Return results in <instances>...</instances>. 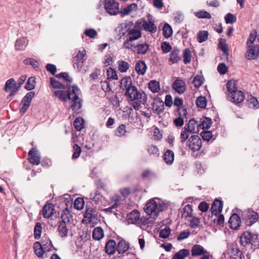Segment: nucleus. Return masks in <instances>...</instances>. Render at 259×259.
Instances as JSON below:
<instances>
[{"instance_id": "19", "label": "nucleus", "mask_w": 259, "mask_h": 259, "mask_svg": "<svg viewBox=\"0 0 259 259\" xmlns=\"http://www.w3.org/2000/svg\"><path fill=\"white\" fill-rule=\"evenodd\" d=\"M223 208V202L222 201L215 199L211 207V213L212 214L217 215L220 214Z\"/></svg>"}, {"instance_id": "23", "label": "nucleus", "mask_w": 259, "mask_h": 259, "mask_svg": "<svg viewBox=\"0 0 259 259\" xmlns=\"http://www.w3.org/2000/svg\"><path fill=\"white\" fill-rule=\"evenodd\" d=\"M258 218V215L256 212L254 211L248 212L246 219V225L251 226L257 221Z\"/></svg>"}, {"instance_id": "38", "label": "nucleus", "mask_w": 259, "mask_h": 259, "mask_svg": "<svg viewBox=\"0 0 259 259\" xmlns=\"http://www.w3.org/2000/svg\"><path fill=\"white\" fill-rule=\"evenodd\" d=\"M59 234L62 238L66 237L68 235V229L66 223H60L58 229Z\"/></svg>"}, {"instance_id": "39", "label": "nucleus", "mask_w": 259, "mask_h": 259, "mask_svg": "<svg viewBox=\"0 0 259 259\" xmlns=\"http://www.w3.org/2000/svg\"><path fill=\"white\" fill-rule=\"evenodd\" d=\"M163 159L167 164H171L174 160V153L170 150H167L164 153Z\"/></svg>"}, {"instance_id": "55", "label": "nucleus", "mask_w": 259, "mask_h": 259, "mask_svg": "<svg viewBox=\"0 0 259 259\" xmlns=\"http://www.w3.org/2000/svg\"><path fill=\"white\" fill-rule=\"evenodd\" d=\"M183 61L185 64L189 63L191 59V53L188 49H186L183 51Z\"/></svg>"}, {"instance_id": "31", "label": "nucleus", "mask_w": 259, "mask_h": 259, "mask_svg": "<svg viewBox=\"0 0 259 259\" xmlns=\"http://www.w3.org/2000/svg\"><path fill=\"white\" fill-rule=\"evenodd\" d=\"M246 101L248 106L250 108H257L259 106V103L257 99L251 95L247 96Z\"/></svg>"}, {"instance_id": "48", "label": "nucleus", "mask_w": 259, "mask_h": 259, "mask_svg": "<svg viewBox=\"0 0 259 259\" xmlns=\"http://www.w3.org/2000/svg\"><path fill=\"white\" fill-rule=\"evenodd\" d=\"M172 30L171 27L168 24H165L163 28V35L166 38L171 36Z\"/></svg>"}, {"instance_id": "26", "label": "nucleus", "mask_w": 259, "mask_h": 259, "mask_svg": "<svg viewBox=\"0 0 259 259\" xmlns=\"http://www.w3.org/2000/svg\"><path fill=\"white\" fill-rule=\"evenodd\" d=\"M147 65L144 61H140L136 63L135 65V70L139 75H144L145 74L147 70Z\"/></svg>"}, {"instance_id": "1", "label": "nucleus", "mask_w": 259, "mask_h": 259, "mask_svg": "<svg viewBox=\"0 0 259 259\" xmlns=\"http://www.w3.org/2000/svg\"><path fill=\"white\" fill-rule=\"evenodd\" d=\"M131 94L127 96L131 101H133L131 105L136 110H139L142 105H145L147 101L146 94L142 91H138L136 88L131 91Z\"/></svg>"}, {"instance_id": "16", "label": "nucleus", "mask_w": 259, "mask_h": 259, "mask_svg": "<svg viewBox=\"0 0 259 259\" xmlns=\"http://www.w3.org/2000/svg\"><path fill=\"white\" fill-rule=\"evenodd\" d=\"M152 110L158 114L162 113L164 109V102L160 98H158L154 100L152 104Z\"/></svg>"}, {"instance_id": "37", "label": "nucleus", "mask_w": 259, "mask_h": 259, "mask_svg": "<svg viewBox=\"0 0 259 259\" xmlns=\"http://www.w3.org/2000/svg\"><path fill=\"white\" fill-rule=\"evenodd\" d=\"M28 45V40L25 38H20L17 40L15 47L17 50H23Z\"/></svg>"}, {"instance_id": "8", "label": "nucleus", "mask_w": 259, "mask_h": 259, "mask_svg": "<svg viewBox=\"0 0 259 259\" xmlns=\"http://www.w3.org/2000/svg\"><path fill=\"white\" fill-rule=\"evenodd\" d=\"M34 95V92H29L23 97L20 103L21 108L20 112L21 113L24 114L27 111Z\"/></svg>"}, {"instance_id": "58", "label": "nucleus", "mask_w": 259, "mask_h": 259, "mask_svg": "<svg viewBox=\"0 0 259 259\" xmlns=\"http://www.w3.org/2000/svg\"><path fill=\"white\" fill-rule=\"evenodd\" d=\"M196 105L201 108H204L206 106V99L204 97H199L196 101Z\"/></svg>"}, {"instance_id": "6", "label": "nucleus", "mask_w": 259, "mask_h": 259, "mask_svg": "<svg viewBox=\"0 0 259 259\" xmlns=\"http://www.w3.org/2000/svg\"><path fill=\"white\" fill-rule=\"evenodd\" d=\"M104 7L107 12L111 15H115L118 13L119 4L115 0H105Z\"/></svg>"}, {"instance_id": "50", "label": "nucleus", "mask_w": 259, "mask_h": 259, "mask_svg": "<svg viewBox=\"0 0 259 259\" xmlns=\"http://www.w3.org/2000/svg\"><path fill=\"white\" fill-rule=\"evenodd\" d=\"M56 76L59 78H62L65 81H66L67 84L70 85L72 82V78L69 76L68 74L66 72H61L56 75Z\"/></svg>"}, {"instance_id": "18", "label": "nucleus", "mask_w": 259, "mask_h": 259, "mask_svg": "<svg viewBox=\"0 0 259 259\" xmlns=\"http://www.w3.org/2000/svg\"><path fill=\"white\" fill-rule=\"evenodd\" d=\"M172 88L178 93L182 94L186 90L185 82L182 79L178 78L174 82Z\"/></svg>"}, {"instance_id": "41", "label": "nucleus", "mask_w": 259, "mask_h": 259, "mask_svg": "<svg viewBox=\"0 0 259 259\" xmlns=\"http://www.w3.org/2000/svg\"><path fill=\"white\" fill-rule=\"evenodd\" d=\"M192 208L190 204L186 205L183 209L182 216L184 218L192 217Z\"/></svg>"}, {"instance_id": "22", "label": "nucleus", "mask_w": 259, "mask_h": 259, "mask_svg": "<svg viewBox=\"0 0 259 259\" xmlns=\"http://www.w3.org/2000/svg\"><path fill=\"white\" fill-rule=\"evenodd\" d=\"M141 32L135 27L130 29L127 31V35L128 36L127 39H130V40H137L141 37Z\"/></svg>"}, {"instance_id": "46", "label": "nucleus", "mask_w": 259, "mask_h": 259, "mask_svg": "<svg viewBox=\"0 0 259 259\" xmlns=\"http://www.w3.org/2000/svg\"><path fill=\"white\" fill-rule=\"evenodd\" d=\"M42 232L41 225L40 223L37 222L34 229V237L35 239H39L40 237Z\"/></svg>"}, {"instance_id": "61", "label": "nucleus", "mask_w": 259, "mask_h": 259, "mask_svg": "<svg viewBox=\"0 0 259 259\" xmlns=\"http://www.w3.org/2000/svg\"><path fill=\"white\" fill-rule=\"evenodd\" d=\"M23 63L27 65H31L34 68H38V62L34 59L27 58L23 61Z\"/></svg>"}, {"instance_id": "53", "label": "nucleus", "mask_w": 259, "mask_h": 259, "mask_svg": "<svg viewBox=\"0 0 259 259\" xmlns=\"http://www.w3.org/2000/svg\"><path fill=\"white\" fill-rule=\"evenodd\" d=\"M195 16L200 19H211V16L209 13L207 11L202 10L197 12L195 13Z\"/></svg>"}, {"instance_id": "36", "label": "nucleus", "mask_w": 259, "mask_h": 259, "mask_svg": "<svg viewBox=\"0 0 259 259\" xmlns=\"http://www.w3.org/2000/svg\"><path fill=\"white\" fill-rule=\"evenodd\" d=\"M232 259H242V252L236 247H232L229 252Z\"/></svg>"}, {"instance_id": "64", "label": "nucleus", "mask_w": 259, "mask_h": 259, "mask_svg": "<svg viewBox=\"0 0 259 259\" xmlns=\"http://www.w3.org/2000/svg\"><path fill=\"white\" fill-rule=\"evenodd\" d=\"M84 206V201L82 198H78L75 199L74 202V207L77 210H80Z\"/></svg>"}, {"instance_id": "47", "label": "nucleus", "mask_w": 259, "mask_h": 259, "mask_svg": "<svg viewBox=\"0 0 259 259\" xmlns=\"http://www.w3.org/2000/svg\"><path fill=\"white\" fill-rule=\"evenodd\" d=\"M208 32L207 31H200L197 34V41L202 43L207 39Z\"/></svg>"}, {"instance_id": "32", "label": "nucleus", "mask_w": 259, "mask_h": 259, "mask_svg": "<svg viewBox=\"0 0 259 259\" xmlns=\"http://www.w3.org/2000/svg\"><path fill=\"white\" fill-rule=\"evenodd\" d=\"M129 248L128 243H127L124 240H120L117 246V250L119 254H122L126 252Z\"/></svg>"}, {"instance_id": "40", "label": "nucleus", "mask_w": 259, "mask_h": 259, "mask_svg": "<svg viewBox=\"0 0 259 259\" xmlns=\"http://www.w3.org/2000/svg\"><path fill=\"white\" fill-rule=\"evenodd\" d=\"M61 218L62 219L61 223H66L70 221L72 217L68 208H66L62 211Z\"/></svg>"}, {"instance_id": "59", "label": "nucleus", "mask_w": 259, "mask_h": 259, "mask_svg": "<svg viewBox=\"0 0 259 259\" xmlns=\"http://www.w3.org/2000/svg\"><path fill=\"white\" fill-rule=\"evenodd\" d=\"M138 6L135 3H133L123 9L122 13L123 15H128L132 11L136 10Z\"/></svg>"}, {"instance_id": "3", "label": "nucleus", "mask_w": 259, "mask_h": 259, "mask_svg": "<svg viewBox=\"0 0 259 259\" xmlns=\"http://www.w3.org/2000/svg\"><path fill=\"white\" fill-rule=\"evenodd\" d=\"M78 90V87L75 85L70 87L67 91L65 90H55L53 92L54 96L57 97L60 101L66 102L67 100H69L71 96L75 94V92Z\"/></svg>"}, {"instance_id": "54", "label": "nucleus", "mask_w": 259, "mask_h": 259, "mask_svg": "<svg viewBox=\"0 0 259 259\" xmlns=\"http://www.w3.org/2000/svg\"><path fill=\"white\" fill-rule=\"evenodd\" d=\"M219 46L220 49L222 50V51L224 53V54L227 56H228L229 55V53L228 51L227 45L226 43V40L224 39L220 38L219 43Z\"/></svg>"}, {"instance_id": "13", "label": "nucleus", "mask_w": 259, "mask_h": 259, "mask_svg": "<svg viewBox=\"0 0 259 259\" xmlns=\"http://www.w3.org/2000/svg\"><path fill=\"white\" fill-rule=\"evenodd\" d=\"M229 226L230 228L234 230H237L240 226L241 220L238 214L233 213L229 220Z\"/></svg>"}, {"instance_id": "7", "label": "nucleus", "mask_w": 259, "mask_h": 259, "mask_svg": "<svg viewBox=\"0 0 259 259\" xmlns=\"http://www.w3.org/2000/svg\"><path fill=\"white\" fill-rule=\"evenodd\" d=\"M79 89L75 92L73 96H71L69 100L71 101V108L74 112L79 113V110L81 108V100L79 98Z\"/></svg>"}, {"instance_id": "51", "label": "nucleus", "mask_w": 259, "mask_h": 259, "mask_svg": "<svg viewBox=\"0 0 259 259\" xmlns=\"http://www.w3.org/2000/svg\"><path fill=\"white\" fill-rule=\"evenodd\" d=\"M50 82L52 87L54 89H66V86L60 83L59 81L55 80L54 78L51 77L50 78Z\"/></svg>"}, {"instance_id": "60", "label": "nucleus", "mask_w": 259, "mask_h": 259, "mask_svg": "<svg viewBox=\"0 0 259 259\" xmlns=\"http://www.w3.org/2000/svg\"><path fill=\"white\" fill-rule=\"evenodd\" d=\"M189 133H190L187 130L186 126H185L182 128L180 136L182 143H184L188 139L189 136Z\"/></svg>"}, {"instance_id": "20", "label": "nucleus", "mask_w": 259, "mask_h": 259, "mask_svg": "<svg viewBox=\"0 0 259 259\" xmlns=\"http://www.w3.org/2000/svg\"><path fill=\"white\" fill-rule=\"evenodd\" d=\"M253 239V235L249 232H245L240 237V243L243 246L251 243Z\"/></svg>"}, {"instance_id": "29", "label": "nucleus", "mask_w": 259, "mask_h": 259, "mask_svg": "<svg viewBox=\"0 0 259 259\" xmlns=\"http://www.w3.org/2000/svg\"><path fill=\"white\" fill-rule=\"evenodd\" d=\"M127 218L129 223L137 225L139 223L140 212L137 210H134L127 215Z\"/></svg>"}, {"instance_id": "52", "label": "nucleus", "mask_w": 259, "mask_h": 259, "mask_svg": "<svg viewBox=\"0 0 259 259\" xmlns=\"http://www.w3.org/2000/svg\"><path fill=\"white\" fill-rule=\"evenodd\" d=\"M81 152V149L80 146L77 144H74L73 146V154L72 158L73 159H76L78 158Z\"/></svg>"}, {"instance_id": "30", "label": "nucleus", "mask_w": 259, "mask_h": 259, "mask_svg": "<svg viewBox=\"0 0 259 259\" xmlns=\"http://www.w3.org/2000/svg\"><path fill=\"white\" fill-rule=\"evenodd\" d=\"M144 29L151 33H155L157 31V27L151 21H144L143 24Z\"/></svg>"}, {"instance_id": "24", "label": "nucleus", "mask_w": 259, "mask_h": 259, "mask_svg": "<svg viewBox=\"0 0 259 259\" xmlns=\"http://www.w3.org/2000/svg\"><path fill=\"white\" fill-rule=\"evenodd\" d=\"M207 253V251L200 245H194L191 249V255L193 256H200Z\"/></svg>"}, {"instance_id": "21", "label": "nucleus", "mask_w": 259, "mask_h": 259, "mask_svg": "<svg viewBox=\"0 0 259 259\" xmlns=\"http://www.w3.org/2000/svg\"><path fill=\"white\" fill-rule=\"evenodd\" d=\"M186 127L187 130L192 134L198 133L200 129L199 124L193 119L189 120Z\"/></svg>"}, {"instance_id": "27", "label": "nucleus", "mask_w": 259, "mask_h": 259, "mask_svg": "<svg viewBox=\"0 0 259 259\" xmlns=\"http://www.w3.org/2000/svg\"><path fill=\"white\" fill-rule=\"evenodd\" d=\"M116 248V242L112 239H110L106 244L105 251L109 254H114Z\"/></svg>"}, {"instance_id": "10", "label": "nucleus", "mask_w": 259, "mask_h": 259, "mask_svg": "<svg viewBox=\"0 0 259 259\" xmlns=\"http://www.w3.org/2000/svg\"><path fill=\"white\" fill-rule=\"evenodd\" d=\"M4 90L7 92H11L7 97L8 99L14 96L18 90V87L15 80L13 78L8 80L6 82Z\"/></svg>"}, {"instance_id": "35", "label": "nucleus", "mask_w": 259, "mask_h": 259, "mask_svg": "<svg viewBox=\"0 0 259 259\" xmlns=\"http://www.w3.org/2000/svg\"><path fill=\"white\" fill-rule=\"evenodd\" d=\"M137 52L138 54H145L149 50V46L146 43L138 44L136 45Z\"/></svg>"}, {"instance_id": "12", "label": "nucleus", "mask_w": 259, "mask_h": 259, "mask_svg": "<svg viewBox=\"0 0 259 259\" xmlns=\"http://www.w3.org/2000/svg\"><path fill=\"white\" fill-rule=\"evenodd\" d=\"M228 98L229 100L237 104L242 102L244 100L245 95L244 93L237 90L233 92L231 95H229Z\"/></svg>"}, {"instance_id": "17", "label": "nucleus", "mask_w": 259, "mask_h": 259, "mask_svg": "<svg viewBox=\"0 0 259 259\" xmlns=\"http://www.w3.org/2000/svg\"><path fill=\"white\" fill-rule=\"evenodd\" d=\"M178 113L179 117L176 118L174 122L177 126H182L184 124V119L186 118L187 115L186 108H180Z\"/></svg>"}, {"instance_id": "34", "label": "nucleus", "mask_w": 259, "mask_h": 259, "mask_svg": "<svg viewBox=\"0 0 259 259\" xmlns=\"http://www.w3.org/2000/svg\"><path fill=\"white\" fill-rule=\"evenodd\" d=\"M212 124L211 119L208 117H204L201 119V123L199 124L201 129H208Z\"/></svg>"}, {"instance_id": "45", "label": "nucleus", "mask_w": 259, "mask_h": 259, "mask_svg": "<svg viewBox=\"0 0 259 259\" xmlns=\"http://www.w3.org/2000/svg\"><path fill=\"white\" fill-rule=\"evenodd\" d=\"M121 198L119 195H115L111 198V202L113 204L111 207H110L106 209L107 210H110L112 208H116L119 206Z\"/></svg>"}, {"instance_id": "44", "label": "nucleus", "mask_w": 259, "mask_h": 259, "mask_svg": "<svg viewBox=\"0 0 259 259\" xmlns=\"http://www.w3.org/2000/svg\"><path fill=\"white\" fill-rule=\"evenodd\" d=\"M75 128L78 131H80L84 127V120L82 118H76L73 123Z\"/></svg>"}, {"instance_id": "42", "label": "nucleus", "mask_w": 259, "mask_h": 259, "mask_svg": "<svg viewBox=\"0 0 259 259\" xmlns=\"http://www.w3.org/2000/svg\"><path fill=\"white\" fill-rule=\"evenodd\" d=\"M149 89L152 93H155L160 90V85L159 82L156 80H151L148 85Z\"/></svg>"}, {"instance_id": "4", "label": "nucleus", "mask_w": 259, "mask_h": 259, "mask_svg": "<svg viewBox=\"0 0 259 259\" xmlns=\"http://www.w3.org/2000/svg\"><path fill=\"white\" fill-rule=\"evenodd\" d=\"M86 52L84 50L79 51L77 55L73 58L72 63L73 67L76 68L79 71H80L83 65V62L87 58Z\"/></svg>"}, {"instance_id": "49", "label": "nucleus", "mask_w": 259, "mask_h": 259, "mask_svg": "<svg viewBox=\"0 0 259 259\" xmlns=\"http://www.w3.org/2000/svg\"><path fill=\"white\" fill-rule=\"evenodd\" d=\"M227 88L229 92V95H231L233 92L237 90L236 82L234 80H231L227 83Z\"/></svg>"}, {"instance_id": "28", "label": "nucleus", "mask_w": 259, "mask_h": 259, "mask_svg": "<svg viewBox=\"0 0 259 259\" xmlns=\"http://www.w3.org/2000/svg\"><path fill=\"white\" fill-rule=\"evenodd\" d=\"M180 50L175 48H173L169 54V61L172 63H176L181 60Z\"/></svg>"}, {"instance_id": "9", "label": "nucleus", "mask_w": 259, "mask_h": 259, "mask_svg": "<svg viewBox=\"0 0 259 259\" xmlns=\"http://www.w3.org/2000/svg\"><path fill=\"white\" fill-rule=\"evenodd\" d=\"M188 142L189 148L193 152L198 151L201 147V140L198 136H192Z\"/></svg>"}, {"instance_id": "63", "label": "nucleus", "mask_w": 259, "mask_h": 259, "mask_svg": "<svg viewBox=\"0 0 259 259\" xmlns=\"http://www.w3.org/2000/svg\"><path fill=\"white\" fill-rule=\"evenodd\" d=\"M171 232V229L168 227H165L161 229L159 233V237L161 238H167Z\"/></svg>"}, {"instance_id": "57", "label": "nucleus", "mask_w": 259, "mask_h": 259, "mask_svg": "<svg viewBox=\"0 0 259 259\" xmlns=\"http://www.w3.org/2000/svg\"><path fill=\"white\" fill-rule=\"evenodd\" d=\"M35 79L34 77H30L28 78L25 87V88L27 90L31 91L34 88Z\"/></svg>"}, {"instance_id": "11", "label": "nucleus", "mask_w": 259, "mask_h": 259, "mask_svg": "<svg viewBox=\"0 0 259 259\" xmlns=\"http://www.w3.org/2000/svg\"><path fill=\"white\" fill-rule=\"evenodd\" d=\"M28 159L32 164L38 165L40 163V156L36 148H32L30 149L28 152Z\"/></svg>"}, {"instance_id": "5", "label": "nucleus", "mask_w": 259, "mask_h": 259, "mask_svg": "<svg viewBox=\"0 0 259 259\" xmlns=\"http://www.w3.org/2000/svg\"><path fill=\"white\" fill-rule=\"evenodd\" d=\"M136 87L133 85L132 78L130 76H125L122 78L120 82V88L123 91H125V96L127 97Z\"/></svg>"}, {"instance_id": "43", "label": "nucleus", "mask_w": 259, "mask_h": 259, "mask_svg": "<svg viewBox=\"0 0 259 259\" xmlns=\"http://www.w3.org/2000/svg\"><path fill=\"white\" fill-rule=\"evenodd\" d=\"M34 250L38 257H41L44 254V251L42 247L39 242H36L34 244Z\"/></svg>"}, {"instance_id": "14", "label": "nucleus", "mask_w": 259, "mask_h": 259, "mask_svg": "<svg viewBox=\"0 0 259 259\" xmlns=\"http://www.w3.org/2000/svg\"><path fill=\"white\" fill-rule=\"evenodd\" d=\"M83 215L84 219L83 221L91 223L96 219L97 213L95 209L86 207L85 211Z\"/></svg>"}, {"instance_id": "2", "label": "nucleus", "mask_w": 259, "mask_h": 259, "mask_svg": "<svg viewBox=\"0 0 259 259\" xmlns=\"http://www.w3.org/2000/svg\"><path fill=\"white\" fill-rule=\"evenodd\" d=\"M163 207L162 204L152 199L146 203L144 207V211L148 215L154 214L157 216L159 212L163 210Z\"/></svg>"}, {"instance_id": "56", "label": "nucleus", "mask_w": 259, "mask_h": 259, "mask_svg": "<svg viewBox=\"0 0 259 259\" xmlns=\"http://www.w3.org/2000/svg\"><path fill=\"white\" fill-rule=\"evenodd\" d=\"M118 69L121 72H126L130 67L129 64L124 61H119L118 62Z\"/></svg>"}, {"instance_id": "25", "label": "nucleus", "mask_w": 259, "mask_h": 259, "mask_svg": "<svg viewBox=\"0 0 259 259\" xmlns=\"http://www.w3.org/2000/svg\"><path fill=\"white\" fill-rule=\"evenodd\" d=\"M54 205L51 203L46 204L42 209V215L45 218H50L53 214Z\"/></svg>"}, {"instance_id": "15", "label": "nucleus", "mask_w": 259, "mask_h": 259, "mask_svg": "<svg viewBox=\"0 0 259 259\" xmlns=\"http://www.w3.org/2000/svg\"><path fill=\"white\" fill-rule=\"evenodd\" d=\"M245 53V58L247 60H254L259 56V46L256 45L252 47L249 48Z\"/></svg>"}, {"instance_id": "33", "label": "nucleus", "mask_w": 259, "mask_h": 259, "mask_svg": "<svg viewBox=\"0 0 259 259\" xmlns=\"http://www.w3.org/2000/svg\"><path fill=\"white\" fill-rule=\"evenodd\" d=\"M93 238L96 240H100L104 236L103 230L101 227L95 228L93 232Z\"/></svg>"}, {"instance_id": "62", "label": "nucleus", "mask_w": 259, "mask_h": 259, "mask_svg": "<svg viewBox=\"0 0 259 259\" xmlns=\"http://www.w3.org/2000/svg\"><path fill=\"white\" fill-rule=\"evenodd\" d=\"M134 41V40H130V39H127L123 44V48L131 51H134V49H136V45H135L133 42Z\"/></svg>"}]
</instances>
